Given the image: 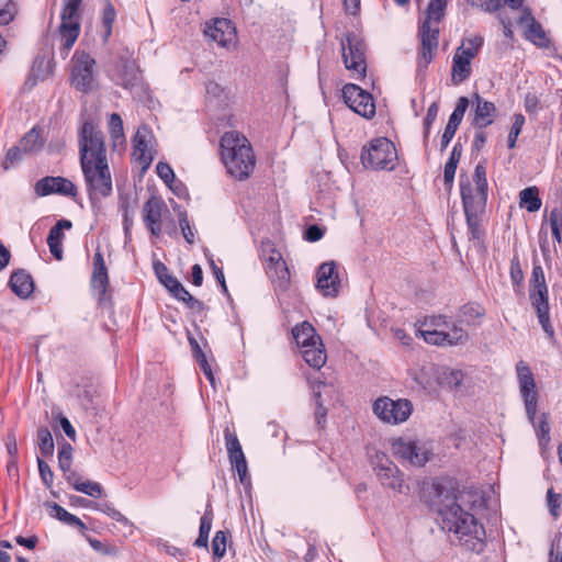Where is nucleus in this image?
Returning a JSON list of instances; mask_svg holds the SVG:
<instances>
[{
    "instance_id": "1",
    "label": "nucleus",
    "mask_w": 562,
    "mask_h": 562,
    "mask_svg": "<svg viewBox=\"0 0 562 562\" xmlns=\"http://www.w3.org/2000/svg\"><path fill=\"white\" fill-rule=\"evenodd\" d=\"M483 499L476 492L462 491L451 497L447 496L440 504L438 513L442 529L456 536L459 544L468 551L480 553L485 547V529L477 522L471 510L483 507Z\"/></svg>"
},
{
    "instance_id": "2",
    "label": "nucleus",
    "mask_w": 562,
    "mask_h": 562,
    "mask_svg": "<svg viewBox=\"0 0 562 562\" xmlns=\"http://www.w3.org/2000/svg\"><path fill=\"white\" fill-rule=\"evenodd\" d=\"M222 161L227 172L238 180L247 179L254 171L256 158L249 140L239 132H226L220 143Z\"/></svg>"
},
{
    "instance_id": "3",
    "label": "nucleus",
    "mask_w": 562,
    "mask_h": 562,
    "mask_svg": "<svg viewBox=\"0 0 562 562\" xmlns=\"http://www.w3.org/2000/svg\"><path fill=\"white\" fill-rule=\"evenodd\" d=\"M516 374L527 417L533 425L540 439L549 440L550 426L548 423V415L543 413L539 417L538 422L536 420L539 393L537 390L535 375L528 363L522 360L518 361L516 363Z\"/></svg>"
},
{
    "instance_id": "4",
    "label": "nucleus",
    "mask_w": 562,
    "mask_h": 562,
    "mask_svg": "<svg viewBox=\"0 0 562 562\" xmlns=\"http://www.w3.org/2000/svg\"><path fill=\"white\" fill-rule=\"evenodd\" d=\"M447 0H430L426 18L419 29L422 47L418 67L426 68L432 60L439 44V23L445 15Z\"/></svg>"
},
{
    "instance_id": "5",
    "label": "nucleus",
    "mask_w": 562,
    "mask_h": 562,
    "mask_svg": "<svg viewBox=\"0 0 562 562\" xmlns=\"http://www.w3.org/2000/svg\"><path fill=\"white\" fill-rule=\"evenodd\" d=\"M487 191L486 171L483 165L479 164L475 167L472 180L461 176L460 193L465 216L473 217L474 214L484 213Z\"/></svg>"
},
{
    "instance_id": "6",
    "label": "nucleus",
    "mask_w": 562,
    "mask_h": 562,
    "mask_svg": "<svg viewBox=\"0 0 562 562\" xmlns=\"http://www.w3.org/2000/svg\"><path fill=\"white\" fill-rule=\"evenodd\" d=\"M86 189L92 203L111 195L113 181L108 159L87 160L80 164Z\"/></svg>"
},
{
    "instance_id": "7",
    "label": "nucleus",
    "mask_w": 562,
    "mask_h": 562,
    "mask_svg": "<svg viewBox=\"0 0 562 562\" xmlns=\"http://www.w3.org/2000/svg\"><path fill=\"white\" fill-rule=\"evenodd\" d=\"M529 299L537 312L539 323L550 340L554 339V330L550 324L548 288L544 272L539 263H535L530 279Z\"/></svg>"
},
{
    "instance_id": "8",
    "label": "nucleus",
    "mask_w": 562,
    "mask_h": 562,
    "mask_svg": "<svg viewBox=\"0 0 562 562\" xmlns=\"http://www.w3.org/2000/svg\"><path fill=\"white\" fill-rule=\"evenodd\" d=\"M396 159L395 146L385 137L372 139L361 153L362 165L373 170H393Z\"/></svg>"
},
{
    "instance_id": "9",
    "label": "nucleus",
    "mask_w": 562,
    "mask_h": 562,
    "mask_svg": "<svg viewBox=\"0 0 562 562\" xmlns=\"http://www.w3.org/2000/svg\"><path fill=\"white\" fill-rule=\"evenodd\" d=\"M483 44L481 36L467 38L456 49L452 58L451 80L454 85L465 81L471 76V63Z\"/></svg>"
},
{
    "instance_id": "10",
    "label": "nucleus",
    "mask_w": 562,
    "mask_h": 562,
    "mask_svg": "<svg viewBox=\"0 0 562 562\" xmlns=\"http://www.w3.org/2000/svg\"><path fill=\"white\" fill-rule=\"evenodd\" d=\"M413 412L412 403L406 398L392 400L387 396L373 403L374 415L383 423L398 425L406 422Z\"/></svg>"
},
{
    "instance_id": "11",
    "label": "nucleus",
    "mask_w": 562,
    "mask_h": 562,
    "mask_svg": "<svg viewBox=\"0 0 562 562\" xmlns=\"http://www.w3.org/2000/svg\"><path fill=\"white\" fill-rule=\"evenodd\" d=\"M345 67L351 71V77L361 79L367 71L364 44L353 34H346L340 41Z\"/></svg>"
},
{
    "instance_id": "12",
    "label": "nucleus",
    "mask_w": 562,
    "mask_h": 562,
    "mask_svg": "<svg viewBox=\"0 0 562 562\" xmlns=\"http://www.w3.org/2000/svg\"><path fill=\"white\" fill-rule=\"evenodd\" d=\"M80 164L83 159H108L102 132L91 122H85L79 137Z\"/></svg>"
},
{
    "instance_id": "13",
    "label": "nucleus",
    "mask_w": 562,
    "mask_h": 562,
    "mask_svg": "<svg viewBox=\"0 0 562 562\" xmlns=\"http://www.w3.org/2000/svg\"><path fill=\"white\" fill-rule=\"evenodd\" d=\"M111 78L116 85L130 90L135 98L143 99L147 95L148 88L135 60H122Z\"/></svg>"
},
{
    "instance_id": "14",
    "label": "nucleus",
    "mask_w": 562,
    "mask_h": 562,
    "mask_svg": "<svg viewBox=\"0 0 562 562\" xmlns=\"http://www.w3.org/2000/svg\"><path fill=\"white\" fill-rule=\"evenodd\" d=\"M65 7L61 12L59 35L63 48L67 54L74 46L80 33L79 9L82 0H64Z\"/></svg>"
},
{
    "instance_id": "15",
    "label": "nucleus",
    "mask_w": 562,
    "mask_h": 562,
    "mask_svg": "<svg viewBox=\"0 0 562 562\" xmlns=\"http://www.w3.org/2000/svg\"><path fill=\"white\" fill-rule=\"evenodd\" d=\"M393 454L415 467H424L431 453L430 448L420 440L397 438L392 442Z\"/></svg>"
},
{
    "instance_id": "16",
    "label": "nucleus",
    "mask_w": 562,
    "mask_h": 562,
    "mask_svg": "<svg viewBox=\"0 0 562 562\" xmlns=\"http://www.w3.org/2000/svg\"><path fill=\"white\" fill-rule=\"evenodd\" d=\"M71 83L82 92L93 88L95 81V60L85 52H76L72 57Z\"/></svg>"
},
{
    "instance_id": "17",
    "label": "nucleus",
    "mask_w": 562,
    "mask_h": 562,
    "mask_svg": "<svg viewBox=\"0 0 562 562\" xmlns=\"http://www.w3.org/2000/svg\"><path fill=\"white\" fill-rule=\"evenodd\" d=\"M345 103L355 113L371 119L375 115V104L372 95L355 83H347L342 88Z\"/></svg>"
},
{
    "instance_id": "18",
    "label": "nucleus",
    "mask_w": 562,
    "mask_h": 562,
    "mask_svg": "<svg viewBox=\"0 0 562 562\" xmlns=\"http://www.w3.org/2000/svg\"><path fill=\"white\" fill-rule=\"evenodd\" d=\"M417 335L423 337L426 342L435 346H457L468 340V333L462 326L457 324H452L450 330L437 328L419 329Z\"/></svg>"
},
{
    "instance_id": "19",
    "label": "nucleus",
    "mask_w": 562,
    "mask_h": 562,
    "mask_svg": "<svg viewBox=\"0 0 562 562\" xmlns=\"http://www.w3.org/2000/svg\"><path fill=\"white\" fill-rule=\"evenodd\" d=\"M204 35L221 47H229L236 42V29L224 18L214 19L204 29Z\"/></svg>"
},
{
    "instance_id": "20",
    "label": "nucleus",
    "mask_w": 562,
    "mask_h": 562,
    "mask_svg": "<svg viewBox=\"0 0 562 562\" xmlns=\"http://www.w3.org/2000/svg\"><path fill=\"white\" fill-rule=\"evenodd\" d=\"M143 221L153 236L158 237L161 234V221L169 214L165 202L156 196L148 199L143 206Z\"/></svg>"
},
{
    "instance_id": "21",
    "label": "nucleus",
    "mask_w": 562,
    "mask_h": 562,
    "mask_svg": "<svg viewBox=\"0 0 562 562\" xmlns=\"http://www.w3.org/2000/svg\"><path fill=\"white\" fill-rule=\"evenodd\" d=\"M34 190L38 196L60 194L74 198L77 195V187L64 177H44L35 183Z\"/></svg>"
},
{
    "instance_id": "22",
    "label": "nucleus",
    "mask_w": 562,
    "mask_h": 562,
    "mask_svg": "<svg viewBox=\"0 0 562 562\" xmlns=\"http://www.w3.org/2000/svg\"><path fill=\"white\" fill-rule=\"evenodd\" d=\"M316 279V288L324 296H337L340 281L337 272V263L335 261L322 263L318 267Z\"/></svg>"
},
{
    "instance_id": "23",
    "label": "nucleus",
    "mask_w": 562,
    "mask_h": 562,
    "mask_svg": "<svg viewBox=\"0 0 562 562\" xmlns=\"http://www.w3.org/2000/svg\"><path fill=\"white\" fill-rule=\"evenodd\" d=\"M375 472L380 483L384 487L391 488L400 494L408 493L409 487L404 483L398 468L390 460L386 459L384 462H380L375 467Z\"/></svg>"
},
{
    "instance_id": "24",
    "label": "nucleus",
    "mask_w": 562,
    "mask_h": 562,
    "mask_svg": "<svg viewBox=\"0 0 562 562\" xmlns=\"http://www.w3.org/2000/svg\"><path fill=\"white\" fill-rule=\"evenodd\" d=\"M133 149L135 159L144 168H147L154 159L153 135L147 125H142L137 128L133 138Z\"/></svg>"
},
{
    "instance_id": "25",
    "label": "nucleus",
    "mask_w": 562,
    "mask_h": 562,
    "mask_svg": "<svg viewBox=\"0 0 562 562\" xmlns=\"http://www.w3.org/2000/svg\"><path fill=\"white\" fill-rule=\"evenodd\" d=\"M474 117L473 126L476 128H484L491 125L496 117V106L493 102L483 99L475 93L473 95Z\"/></svg>"
},
{
    "instance_id": "26",
    "label": "nucleus",
    "mask_w": 562,
    "mask_h": 562,
    "mask_svg": "<svg viewBox=\"0 0 562 562\" xmlns=\"http://www.w3.org/2000/svg\"><path fill=\"white\" fill-rule=\"evenodd\" d=\"M518 23L520 25L526 26L527 40H529L530 42H532L533 44H536L540 47L548 46L549 41L546 36V33H544L542 26L540 25V23H538L535 20V18L531 14V11L529 9L524 8L522 14L519 18Z\"/></svg>"
},
{
    "instance_id": "27",
    "label": "nucleus",
    "mask_w": 562,
    "mask_h": 562,
    "mask_svg": "<svg viewBox=\"0 0 562 562\" xmlns=\"http://www.w3.org/2000/svg\"><path fill=\"white\" fill-rule=\"evenodd\" d=\"M72 224L68 220L58 221L49 231L47 237V244L49 246V250L52 255L57 259L61 260L63 258V238H64V228H71Z\"/></svg>"
},
{
    "instance_id": "28",
    "label": "nucleus",
    "mask_w": 562,
    "mask_h": 562,
    "mask_svg": "<svg viewBox=\"0 0 562 562\" xmlns=\"http://www.w3.org/2000/svg\"><path fill=\"white\" fill-rule=\"evenodd\" d=\"M293 338L300 349L307 348L308 345H321V337L317 335L315 328L307 322L296 325L292 329Z\"/></svg>"
},
{
    "instance_id": "29",
    "label": "nucleus",
    "mask_w": 562,
    "mask_h": 562,
    "mask_svg": "<svg viewBox=\"0 0 562 562\" xmlns=\"http://www.w3.org/2000/svg\"><path fill=\"white\" fill-rule=\"evenodd\" d=\"M439 367L428 363L412 372L415 382L427 391L436 389V380Z\"/></svg>"
},
{
    "instance_id": "30",
    "label": "nucleus",
    "mask_w": 562,
    "mask_h": 562,
    "mask_svg": "<svg viewBox=\"0 0 562 562\" xmlns=\"http://www.w3.org/2000/svg\"><path fill=\"white\" fill-rule=\"evenodd\" d=\"M66 480L77 492L95 498L102 496L103 490L99 483L89 480L82 481L76 472L67 474Z\"/></svg>"
},
{
    "instance_id": "31",
    "label": "nucleus",
    "mask_w": 562,
    "mask_h": 562,
    "mask_svg": "<svg viewBox=\"0 0 562 562\" xmlns=\"http://www.w3.org/2000/svg\"><path fill=\"white\" fill-rule=\"evenodd\" d=\"M10 286L18 296L23 299L29 297L34 290L33 279L25 271L14 272L10 278Z\"/></svg>"
},
{
    "instance_id": "32",
    "label": "nucleus",
    "mask_w": 562,
    "mask_h": 562,
    "mask_svg": "<svg viewBox=\"0 0 562 562\" xmlns=\"http://www.w3.org/2000/svg\"><path fill=\"white\" fill-rule=\"evenodd\" d=\"M301 353L305 362L314 369L319 370L326 363L327 355L322 340L321 345L312 344L302 348Z\"/></svg>"
},
{
    "instance_id": "33",
    "label": "nucleus",
    "mask_w": 562,
    "mask_h": 562,
    "mask_svg": "<svg viewBox=\"0 0 562 562\" xmlns=\"http://www.w3.org/2000/svg\"><path fill=\"white\" fill-rule=\"evenodd\" d=\"M109 133L113 150L121 151L125 148V135L123 121L117 113H112L109 119Z\"/></svg>"
},
{
    "instance_id": "34",
    "label": "nucleus",
    "mask_w": 562,
    "mask_h": 562,
    "mask_svg": "<svg viewBox=\"0 0 562 562\" xmlns=\"http://www.w3.org/2000/svg\"><path fill=\"white\" fill-rule=\"evenodd\" d=\"M109 277L103 256L101 252H95L93 258V273L91 284L101 293H104L108 286Z\"/></svg>"
},
{
    "instance_id": "35",
    "label": "nucleus",
    "mask_w": 562,
    "mask_h": 562,
    "mask_svg": "<svg viewBox=\"0 0 562 562\" xmlns=\"http://www.w3.org/2000/svg\"><path fill=\"white\" fill-rule=\"evenodd\" d=\"M463 379V373L460 370L439 367L436 380V387L453 389L460 385Z\"/></svg>"
},
{
    "instance_id": "36",
    "label": "nucleus",
    "mask_w": 562,
    "mask_h": 562,
    "mask_svg": "<svg viewBox=\"0 0 562 562\" xmlns=\"http://www.w3.org/2000/svg\"><path fill=\"white\" fill-rule=\"evenodd\" d=\"M520 206L526 207L528 212H537L541 207V200L539 198V190L537 187H529L519 193Z\"/></svg>"
},
{
    "instance_id": "37",
    "label": "nucleus",
    "mask_w": 562,
    "mask_h": 562,
    "mask_svg": "<svg viewBox=\"0 0 562 562\" xmlns=\"http://www.w3.org/2000/svg\"><path fill=\"white\" fill-rule=\"evenodd\" d=\"M48 507L50 509V512H49L50 516L56 517L57 519H59L60 521H63L69 526L78 527L81 530L86 529V525L80 520V518L68 513L65 508H63L58 504L53 503V504H49Z\"/></svg>"
},
{
    "instance_id": "38",
    "label": "nucleus",
    "mask_w": 562,
    "mask_h": 562,
    "mask_svg": "<svg viewBox=\"0 0 562 562\" xmlns=\"http://www.w3.org/2000/svg\"><path fill=\"white\" fill-rule=\"evenodd\" d=\"M213 515L211 510H206L201 517L199 537L196 538L194 546L200 548H207L209 535L212 528Z\"/></svg>"
},
{
    "instance_id": "39",
    "label": "nucleus",
    "mask_w": 562,
    "mask_h": 562,
    "mask_svg": "<svg viewBox=\"0 0 562 562\" xmlns=\"http://www.w3.org/2000/svg\"><path fill=\"white\" fill-rule=\"evenodd\" d=\"M20 145L23 153H36L43 147L44 142L34 127L21 139Z\"/></svg>"
},
{
    "instance_id": "40",
    "label": "nucleus",
    "mask_w": 562,
    "mask_h": 562,
    "mask_svg": "<svg viewBox=\"0 0 562 562\" xmlns=\"http://www.w3.org/2000/svg\"><path fill=\"white\" fill-rule=\"evenodd\" d=\"M484 315V310L480 305L468 304L464 305L454 324L461 326L462 323L468 325L472 324L475 319L481 318Z\"/></svg>"
},
{
    "instance_id": "41",
    "label": "nucleus",
    "mask_w": 562,
    "mask_h": 562,
    "mask_svg": "<svg viewBox=\"0 0 562 562\" xmlns=\"http://www.w3.org/2000/svg\"><path fill=\"white\" fill-rule=\"evenodd\" d=\"M38 448L44 457H52L54 453V440L50 431L42 427L37 430Z\"/></svg>"
},
{
    "instance_id": "42",
    "label": "nucleus",
    "mask_w": 562,
    "mask_h": 562,
    "mask_svg": "<svg viewBox=\"0 0 562 562\" xmlns=\"http://www.w3.org/2000/svg\"><path fill=\"white\" fill-rule=\"evenodd\" d=\"M469 106V99L467 97H460L458 99L457 105L451 113L447 126H450L452 128L458 130L460 123L462 122V119L464 116V113L467 112V109Z\"/></svg>"
},
{
    "instance_id": "43",
    "label": "nucleus",
    "mask_w": 562,
    "mask_h": 562,
    "mask_svg": "<svg viewBox=\"0 0 562 562\" xmlns=\"http://www.w3.org/2000/svg\"><path fill=\"white\" fill-rule=\"evenodd\" d=\"M72 464V447L71 445L64 442L58 450V465L59 469L67 475L71 471Z\"/></svg>"
},
{
    "instance_id": "44",
    "label": "nucleus",
    "mask_w": 562,
    "mask_h": 562,
    "mask_svg": "<svg viewBox=\"0 0 562 562\" xmlns=\"http://www.w3.org/2000/svg\"><path fill=\"white\" fill-rule=\"evenodd\" d=\"M156 273L158 276L159 281L167 288V290L172 294L177 292V290H181V283L172 276L168 274L167 268L159 263L155 266Z\"/></svg>"
},
{
    "instance_id": "45",
    "label": "nucleus",
    "mask_w": 562,
    "mask_h": 562,
    "mask_svg": "<svg viewBox=\"0 0 562 562\" xmlns=\"http://www.w3.org/2000/svg\"><path fill=\"white\" fill-rule=\"evenodd\" d=\"M116 18V12L113 4L106 1L102 12V25L104 27L103 40L108 41L112 33V26Z\"/></svg>"
},
{
    "instance_id": "46",
    "label": "nucleus",
    "mask_w": 562,
    "mask_h": 562,
    "mask_svg": "<svg viewBox=\"0 0 562 562\" xmlns=\"http://www.w3.org/2000/svg\"><path fill=\"white\" fill-rule=\"evenodd\" d=\"M549 223L552 231L553 238L561 243L562 240V205L551 210L549 215Z\"/></svg>"
},
{
    "instance_id": "47",
    "label": "nucleus",
    "mask_w": 562,
    "mask_h": 562,
    "mask_svg": "<svg viewBox=\"0 0 562 562\" xmlns=\"http://www.w3.org/2000/svg\"><path fill=\"white\" fill-rule=\"evenodd\" d=\"M266 269L269 278L272 281L278 280L281 284L285 283L290 278V272L285 262H279L274 266H267Z\"/></svg>"
},
{
    "instance_id": "48",
    "label": "nucleus",
    "mask_w": 562,
    "mask_h": 562,
    "mask_svg": "<svg viewBox=\"0 0 562 562\" xmlns=\"http://www.w3.org/2000/svg\"><path fill=\"white\" fill-rule=\"evenodd\" d=\"M181 290H177V292H173L172 295L179 300L182 301L190 310L193 311H201L203 308V303L193 297L181 284Z\"/></svg>"
},
{
    "instance_id": "49",
    "label": "nucleus",
    "mask_w": 562,
    "mask_h": 562,
    "mask_svg": "<svg viewBox=\"0 0 562 562\" xmlns=\"http://www.w3.org/2000/svg\"><path fill=\"white\" fill-rule=\"evenodd\" d=\"M181 290H177V292H173L172 295L179 300L182 301L190 310L193 311H201L203 308V303L193 297L181 284Z\"/></svg>"
},
{
    "instance_id": "50",
    "label": "nucleus",
    "mask_w": 562,
    "mask_h": 562,
    "mask_svg": "<svg viewBox=\"0 0 562 562\" xmlns=\"http://www.w3.org/2000/svg\"><path fill=\"white\" fill-rule=\"evenodd\" d=\"M512 127L508 134V147L514 148L516 146L517 138L525 124V116L520 113L514 114Z\"/></svg>"
},
{
    "instance_id": "51",
    "label": "nucleus",
    "mask_w": 562,
    "mask_h": 562,
    "mask_svg": "<svg viewBox=\"0 0 562 562\" xmlns=\"http://www.w3.org/2000/svg\"><path fill=\"white\" fill-rule=\"evenodd\" d=\"M323 385L324 384L322 382H317L312 387L316 401L315 418L318 426H322L327 415V411L324 407L323 403L321 402V389Z\"/></svg>"
},
{
    "instance_id": "52",
    "label": "nucleus",
    "mask_w": 562,
    "mask_h": 562,
    "mask_svg": "<svg viewBox=\"0 0 562 562\" xmlns=\"http://www.w3.org/2000/svg\"><path fill=\"white\" fill-rule=\"evenodd\" d=\"M227 538L223 530L216 531L212 541V552L215 558H223L226 552Z\"/></svg>"
},
{
    "instance_id": "53",
    "label": "nucleus",
    "mask_w": 562,
    "mask_h": 562,
    "mask_svg": "<svg viewBox=\"0 0 562 562\" xmlns=\"http://www.w3.org/2000/svg\"><path fill=\"white\" fill-rule=\"evenodd\" d=\"M14 18V5L10 0H0V25L9 24Z\"/></svg>"
},
{
    "instance_id": "54",
    "label": "nucleus",
    "mask_w": 562,
    "mask_h": 562,
    "mask_svg": "<svg viewBox=\"0 0 562 562\" xmlns=\"http://www.w3.org/2000/svg\"><path fill=\"white\" fill-rule=\"evenodd\" d=\"M561 494L554 493L552 488L548 490L547 493V503L550 510V514L558 518L560 516V507H561Z\"/></svg>"
},
{
    "instance_id": "55",
    "label": "nucleus",
    "mask_w": 562,
    "mask_h": 562,
    "mask_svg": "<svg viewBox=\"0 0 562 562\" xmlns=\"http://www.w3.org/2000/svg\"><path fill=\"white\" fill-rule=\"evenodd\" d=\"M510 280L516 285H520L524 281V272L517 256H514L510 261Z\"/></svg>"
},
{
    "instance_id": "56",
    "label": "nucleus",
    "mask_w": 562,
    "mask_h": 562,
    "mask_svg": "<svg viewBox=\"0 0 562 562\" xmlns=\"http://www.w3.org/2000/svg\"><path fill=\"white\" fill-rule=\"evenodd\" d=\"M37 465L41 479L47 487H50L54 481V474L50 467L41 458H37Z\"/></svg>"
},
{
    "instance_id": "57",
    "label": "nucleus",
    "mask_w": 562,
    "mask_h": 562,
    "mask_svg": "<svg viewBox=\"0 0 562 562\" xmlns=\"http://www.w3.org/2000/svg\"><path fill=\"white\" fill-rule=\"evenodd\" d=\"M156 171L166 184H169L175 180L173 170L167 162L159 161L156 166Z\"/></svg>"
},
{
    "instance_id": "58",
    "label": "nucleus",
    "mask_w": 562,
    "mask_h": 562,
    "mask_svg": "<svg viewBox=\"0 0 562 562\" xmlns=\"http://www.w3.org/2000/svg\"><path fill=\"white\" fill-rule=\"evenodd\" d=\"M179 225H180V228H181V232H182V235H183L184 239L189 244H193L194 239H195V235H194V232H193L192 227L189 224V221H188V217H187L186 213H181L180 214Z\"/></svg>"
},
{
    "instance_id": "59",
    "label": "nucleus",
    "mask_w": 562,
    "mask_h": 562,
    "mask_svg": "<svg viewBox=\"0 0 562 562\" xmlns=\"http://www.w3.org/2000/svg\"><path fill=\"white\" fill-rule=\"evenodd\" d=\"M224 436H225V446L227 449V453L241 450V446H240V442H239L237 436L234 432H232L228 427L225 428Z\"/></svg>"
},
{
    "instance_id": "60",
    "label": "nucleus",
    "mask_w": 562,
    "mask_h": 562,
    "mask_svg": "<svg viewBox=\"0 0 562 562\" xmlns=\"http://www.w3.org/2000/svg\"><path fill=\"white\" fill-rule=\"evenodd\" d=\"M22 148L21 145L12 147L9 149L5 160L3 161V168L9 169L11 166H13L15 162L20 161L22 159Z\"/></svg>"
},
{
    "instance_id": "61",
    "label": "nucleus",
    "mask_w": 562,
    "mask_h": 562,
    "mask_svg": "<svg viewBox=\"0 0 562 562\" xmlns=\"http://www.w3.org/2000/svg\"><path fill=\"white\" fill-rule=\"evenodd\" d=\"M425 325L429 326V327H432V328H437V329H443V330H450L451 329V326H450V324L448 322V318L446 316H442V315L430 316L429 318H427L425 321Z\"/></svg>"
},
{
    "instance_id": "62",
    "label": "nucleus",
    "mask_w": 562,
    "mask_h": 562,
    "mask_svg": "<svg viewBox=\"0 0 562 562\" xmlns=\"http://www.w3.org/2000/svg\"><path fill=\"white\" fill-rule=\"evenodd\" d=\"M437 115H438V104L436 102H434L428 108L426 117L424 120L425 138L428 137L430 127L434 124V122L436 121Z\"/></svg>"
},
{
    "instance_id": "63",
    "label": "nucleus",
    "mask_w": 562,
    "mask_h": 562,
    "mask_svg": "<svg viewBox=\"0 0 562 562\" xmlns=\"http://www.w3.org/2000/svg\"><path fill=\"white\" fill-rule=\"evenodd\" d=\"M232 465V469L235 470L239 476V481L245 484L248 480V467L246 458L243 460H239L238 462H235Z\"/></svg>"
},
{
    "instance_id": "64",
    "label": "nucleus",
    "mask_w": 562,
    "mask_h": 562,
    "mask_svg": "<svg viewBox=\"0 0 562 562\" xmlns=\"http://www.w3.org/2000/svg\"><path fill=\"white\" fill-rule=\"evenodd\" d=\"M205 90L209 98L221 99L225 95L224 88L215 81H209Z\"/></svg>"
}]
</instances>
